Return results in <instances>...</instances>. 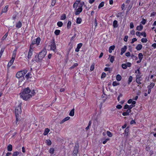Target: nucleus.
<instances>
[{"instance_id": "7", "label": "nucleus", "mask_w": 156, "mask_h": 156, "mask_svg": "<svg viewBox=\"0 0 156 156\" xmlns=\"http://www.w3.org/2000/svg\"><path fill=\"white\" fill-rule=\"evenodd\" d=\"M82 10L83 9L82 7H80L78 8L77 9L75 10V14L76 15H79L80 13L82 12Z\"/></svg>"}, {"instance_id": "25", "label": "nucleus", "mask_w": 156, "mask_h": 156, "mask_svg": "<svg viewBox=\"0 0 156 156\" xmlns=\"http://www.w3.org/2000/svg\"><path fill=\"white\" fill-rule=\"evenodd\" d=\"M50 131V130L46 128L45 129V131H44L43 134L44 135H47Z\"/></svg>"}, {"instance_id": "16", "label": "nucleus", "mask_w": 156, "mask_h": 156, "mask_svg": "<svg viewBox=\"0 0 156 156\" xmlns=\"http://www.w3.org/2000/svg\"><path fill=\"white\" fill-rule=\"evenodd\" d=\"M113 26L114 28H116L118 27V22L116 20H115L113 22Z\"/></svg>"}, {"instance_id": "1", "label": "nucleus", "mask_w": 156, "mask_h": 156, "mask_svg": "<svg viewBox=\"0 0 156 156\" xmlns=\"http://www.w3.org/2000/svg\"><path fill=\"white\" fill-rule=\"evenodd\" d=\"M31 90L28 87L25 88L23 91L20 93L21 98L25 100H27L32 97V95L29 94Z\"/></svg>"}, {"instance_id": "13", "label": "nucleus", "mask_w": 156, "mask_h": 156, "mask_svg": "<svg viewBox=\"0 0 156 156\" xmlns=\"http://www.w3.org/2000/svg\"><path fill=\"white\" fill-rule=\"evenodd\" d=\"M32 77L31 73H29L26 75L25 76V78L27 80L30 78H31Z\"/></svg>"}, {"instance_id": "45", "label": "nucleus", "mask_w": 156, "mask_h": 156, "mask_svg": "<svg viewBox=\"0 0 156 156\" xmlns=\"http://www.w3.org/2000/svg\"><path fill=\"white\" fill-rule=\"evenodd\" d=\"M19 154V152L18 151H16L13 153L12 156H17Z\"/></svg>"}, {"instance_id": "30", "label": "nucleus", "mask_w": 156, "mask_h": 156, "mask_svg": "<svg viewBox=\"0 0 156 156\" xmlns=\"http://www.w3.org/2000/svg\"><path fill=\"white\" fill-rule=\"evenodd\" d=\"M71 25V22L70 21H69L67 25V27L68 29L70 28Z\"/></svg>"}, {"instance_id": "34", "label": "nucleus", "mask_w": 156, "mask_h": 156, "mask_svg": "<svg viewBox=\"0 0 156 156\" xmlns=\"http://www.w3.org/2000/svg\"><path fill=\"white\" fill-rule=\"evenodd\" d=\"M127 49V47L126 46H124L123 48H122L121 51L123 52H125Z\"/></svg>"}, {"instance_id": "19", "label": "nucleus", "mask_w": 156, "mask_h": 156, "mask_svg": "<svg viewBox=\"0 0 156 156\" xmlns=\"http://www.w3.org/2000/svg\"><path fill=\"white\" fill-rule=\"evenodd\" d=\"M8 8V6L6 5L4 8L2 9V13L6 12L7 11Z\"/></svg>"}, {"instance_id": "38", "label": "nucleus", "mask_w": 156, "mask_h": 156, "mask_svg": "<svg viewBox=\"0 0 156 156\" xmlns=\"http://www.w3.org/2000/svg\"><path fill=\"white\" fill-rule=\"evenodd\" d=\"M119 85V83H118L116 81H115L113 82L112 83V85L113 86H115Z\"/></svg>"}, {"instance_id": "53", "label": "nucleus", "mask_w": 156, "mask_h": 156, "mask_svg": "<svg viewBox=\"0 0 156 156\" xmlns=\"http://www.w3.org/2000/svg\"><path fill=\"white\" fill-rule=\"evenodd\" d=\"M140 35L142 36H143L144 37H146V34L145 32H143L140 33Z\"/></svg>"}, {"instance_id": "28", "label": "nucleus", "mask_w": 156, "mask_h": 156, "mask_svg": "<svg viewBox=\"0 0 156 156\" xmlns=\"http://www.w3.org/2000/svg\"><path fill=\"white\" fill-rule=\"evenodd\" d=\"M116 79L117 81H119L121 80L122 77L120 75L118 74L116 76Z\"/></svg>"}, {"instance_id": "31", "label": "nucleus", "mask_w": 156, "mask_h": 156, "mask_svg": "<svg viewBox=\"0 0 156 156\" xmlns=\"http://www.w3.org/2000/svg\"><path fill=\"white\" fill-rule=\"evenodd\" d=\"M133 77L132 76H130L129 77V80L128 82V83L129 84L133 80Z\"/></svg>"}, {"instance_id": "22", "label": "nucleus", "mask_w": 156, "mask_h": 156, "mask_svg": "<svg viewBox=\"0 0 156 156\" xmlns=\"http://www.w3.org/2000/svg\"><path fill=\"white\" fill-rule=\"evenodd\" d=\"M46 142L47 143V144L48 146H50L52 144L51 140L49 139L46 140Z\"/></svg>"}, {"instance_id": "35", "label": "nucleus", "mask_w": 156, "mask_h": 156, "mask_svg": "<svg viewBox=\"0 0 156 156\" xmlns=\"http://www.w3.org/2000/svg\"><path fill=\"white\" fill-rule=\"evenodd\" d=\"M60 32V30H56L54 32V33L55 34V35H58L59 34Z\"/></svg>"}, {"instance_id": "8", "label": "nucleus", "mask_w": 156, "mask_h": 156, "mask_svg": "<svg viewBox=\"0 0 156 156\" xmlns=\"http://www.w3.org/2000/svg\"><path fill=\"white\" fill-rule=\"evenodd\" d=\"M83 45L82 43H80L77 44V48L75 49V51L78 52L80 50V49L81 47Z\"/></svg>"}, {"instance_id": "29", "label": "nucleus", "mask_w": 156, "mask_h": 156, "mask_svg": "<svg viewBox=\"0 0 156 156\" xmlns=\"http://www.w3.org/2000/svg\"><path fill=\"white\" fill-rule=\"evenodd\" d=\"M78 66V64L77 63H75L74 65L71 66L69 69H74L75 67L77 66Z\"/></svg>"}, {"instance_id": "18", "label": "nucleus", "mask_w": 156, "mask_h": 156, "mask_svg": "<svg viewBox=\"0 0 156 156\" xmlns=\"http://www.w3.org/2000/svg\"><path fill=\"white\" fill-rule=\"evenodd\" d=\"M142 48V45L141 44H138L136 47V49L137 50H140Z\"/></svg>"}, {"instance_id": "33", "label": "nucleus", "mask_w": 156, "mask_h": 156, "mask_svg": "<svg viewBox=\"0 0 156 156\" xmlns=\"http://www.w3.org/2000/svg\"><path fill=\"white\" fill-rule=\"evenodd\" d=\"M143 57V55L142 53H140L138 54V57L140 60H142Z\"/></svg>"}, {"instance_id": "15", "label": "nucleus", "mask_w": 156, "mask_h": 156, "mask_svg": "<svg viewBox=\"0 0 156 156\" xmlns=\"http://www.w3.org/2000/svg\"><path fill=\"white\" fill-rule=\"evenodd\" d=\"M32 51H31L30 50H29V52H28V54L27 56V58L28 59H30L31 58V56L32 55Z\"/></svg>"}, {"instance_id": "24", "label": "nucleus", "mask_w": 156, "mask_h": 156, "mask_svg": "<svg viewBox=\"0 0 156 156\" xmlns=\"http://www.w3.org/2000/svg\"><path fill=\"white\" fill-rule=\"evenodd\" d=\"M82 21V20L81 18L80 17H78L76 19V23H77L80 24L81 23Z\"/></svg>"}, {"instance_id": "3", "label": "nucleus", "mask_w": 156, "mask_h": 156, "mask_svg": "<svg viewBox=\"0 0 156 156\" xmlns=\"http://www.w3.org/2000/svg\"><path fill=\"white\" fill-rule=\"evenodd\" d=\"M47 54V51L45 48L43 49L38 54V57L41 61H42V59Z\"/></svg>"}, {"instance_id": "12", "label": "nucleus", "mask_w": 156, "mask_h": 156, "mask_svg": "<svg viewBox=\"0 0 156 156\" xmlns=\"http://www.w3.org/2000/svg\"><path fill=\"white\" fill-rule=\"evenodd\" d=\"M15 57H16V54L14 53L12 54V58L11 59L10 61L9 62H11L12 64H13V63L14 61Z\"/></svg>"}, {"instance_id": "42", "label": "nucleus", "mask_w": 156, "mask_h": 156, "mask_svg": "<svg viewBox=\"0 0 156 156\" xmlns=\"http://www.w3.org/2000/svg\"><path fill=\"white\" fill-rule=\"evenodd\" d=\"M8 32H7L2 37V40H4L7 37L8 35Z\"/></svg>"}, {"instance_id": "52", "label": "nucleus", "mask_w": 156, "mask_h": 156, "mask_svg": "<svg viewBox=\"0 0 156 156\" xmlns=\"http://www.w3.org/2000/svg\"><path fill=\"white\" fill-rule=\"evenodd\" d=\"M106 74L105 73H103L102 74L101 76V78H103L105 77L106 76Z\"/></svg>"}, {"instance_id": "62", "label": "nucleus", "mask_w": 156, "mask_h": 156, "mask_svg": "<svg viewBox=\"0 0 156 156\" xmlns=\"http://www.w3.org/2000/svg\"><path fill=\"white\" fill-rule=\"evenodd\" d=\"M130 54L129 52H128L126 53V55L128 57H129L130 56Z\"/></svg>"}, {"instance_id": "64", "label": "nucleus", "mask_w": 156, "mask_h": 156, "mask_svg": "<svg viewBox=\"0 0 156 156\" xmlns=\"http://www.w3.org/2000/svg\"><path fill=\"white\" fill-rule=\"evenodd\" d=\"M154 131H156V132H155V133H154V132H153V135H154V137H156V128H154Z\"/></svg>"}, {"instance_id": "46", "label": "nucleus", "mask_w": 156, "mask_h": 156, "mask_svg": "<svg viewBox=\"0 0 156 156\" xmlns=\"http://www.w3.org/2000/svg\"><path fill=\"white\" fill-rule=\"evenodd\" d=\"M141 41L143 43H146L147 41V40L146 38H142L141 40Z\"/></svg>"}, {"instance_id": "23", "label": "nucleus", "mask_w": 156, "mask_h": 156, "mask_svg": "<svg viewBox=\"0 0 156 156\" xmlns=\"http://www.w3.org/2000/svg\"><path fill=\"white\" fill-rule=\"evenodd\" d=\"M154 86V83H151L149 85L147 86L148 88L151 89Z\"/></svg>"}, {"instance_id": "5", "label": "nucleus", "mask_w": 156, "mask_h": 156, "mask_svg": "<svg viewBox=\"0 0 156 156\" xmlns=\"http://www.w3.org/2000/svg\"><path fill=\"white\" fill-rule=\"evenodd\" d=\"M51 41H52L51 42V44L50 45V50L53 51L54 52H55L56 46L55 39H53Z\"/></svg>"}, {"instance_id": "11", "label": "nucleus", "mask_w": 156, "mask_h": 156, "mask_svg": "<svg viewBox=\"0 0 156 156\" xmlns=\"http://www.w3.org/2000/svg\"><path fill=\"white\" fill-rule=\"evenodd\" d=\"M70 117H67L64 119L62 121H60L59 123L60 124H62L66 122V121H67L69 120L70 119Z\"/></svg>"}, {"instance_id": "56", "label": "nucleus", "mask_w": 156, "mask_h": 156, "mask_svg": "<svg viewBox=\"0 0 156 156\" xmlns=\"http://www.w3.org/2000/svg\"><path fill=\"white\" fill-rule=\"evenodd\" d=\"M104 71H110V68L109 67H106L104 69Z\"/></svg>"}, {"instance_id": "41", "label": "nucleus", "mask_w": 156, "mask_h": 156, "mask_svg": "<svg viewBox=\"0 0 156 156\" xmlns=\"http://www.w3.org/2000/svg\"><path fill=\"white\" fill-rule=\"evenodd\" d=\"M5 48H1L0 52V58H1L4 51Z\"/></svg>"}, {"instance_id": "57", "label": "nucleus", "mask_w": 156, "mask_h": 156, "mask_svg": "<svg viewBox=\"0 0 156 156\" xmlns=\"http://www.w3.org/2000/svg\"><path fill=\"white\" fill-rule=\"evenodd\" d=\"M137 40L136 38H133L132 39V41L131 43L132 44L134 42L136 41Z\"/></svg>"}, {"instance_id": "44", "label": "nucleus", "mask_w": 156, "mask_h": 156, "mask_svg": "<svg viewBox=\"0 0 156 156\" xmlns=\"http://www.w3.org/2000/svg\"><path fill=\"white\" fill-rule=\"evenodd\" d=\"M115 57L114 56H111L110 58V61L112 63H113Z\"/></svg>"}, {"instance_id": "48", "label": "nucleus", "mask_w": 156, "mask_h": 156, "mask_svg": "<svg viewBox=\"0 0 156 156\" xmlns=\"http://www.w3.org/2000/svg\"><path fill=\"white\" fill-rule=\"evenodd\" d=\"M30 92L31 93V94L32 95V96H34L36 94L35 90H33L31 91Z\"/></svg>"}, {"instance_id": "20", "label": "nucleus", "mask_w": 156, "mask_h": 156, "mask_svg": "<svg viewBox=\"0 0 156 156\" xmlns=\"http://www.w3.org/2000/svg\"><path fill=\"white\" fill-rule=\"evenodd\" d=\"M74 108L69 113V115L70 116H74Z\"/></svg>"}, {"instance_id": "37", "label": "nucleus", "mask_w": 156, "mask_h": 156, "mask_svg": "<svg viewBox=\"0 0 156 156\" xmlns=\"http://www.w3.org/2000/svg\"><path fill=\"white\" fill-rule=\"evenodd\" d=\"M66 18V16L65 14H63L61 17V20H64Z\"/></svg>"}, {"instance_id": "43", "label": "nucleus", "mask_w": 156, "mask_h": 156, "mask_svg": "<svg viewBox=\"0 0 156 156\" xmlns=\"http://www.w3.org/2000/svg\"><path fill=\"white\" fill-rule=\"evenodd\" d=\"M122 67L124 69H126L127 68V66L126 64H122Z\"/></svg>"}, {"instance_id": "32", "label": "nucleus", "mask_w": 156, "mask_h": 156, "mask_svg": "<svg viewBox=\"0 0 156 156\" xmlns=\"http://www.w3.org/2000/svg\"><path fill=\"white\" fill-rule=\"evenodd\" d=\"M63 25V23L61 21H58L57 23V25L58 27H62Z\"/></svg>"}, {"instance_id": "14", "label": "nucleus", "mask_w": 156, "mask_h": 156, "mask_svg": "<svg viewBox=\"0 0 156 156\" xmlns=\"http://www.w3.org/2000/svg\"><path fill=\"white\" fill-rule=\"evenodd\" d=\"M143 29V26L142 25L140 24L139 26H138L136 27V30L140 31L142 30Z\"/></svg>"}, {"instance_id": "61", "label": "nucleus", "mask_w": 156, "mask_h": 156, "mask_svg": "<svg viewBox=\"0 0 156 156\" xmlns=\"http://www.w3.org/2000/svg\"><path fill=\"white\" fill-rule=\"evenodd\" d=\"M150 150V147L149 146H147L146 147V150L147 151H148Z\"/></svg>"}, {"instance_id": "10", "label": "nucleus", "mask_w": 156, "mask_h": 156, "mask_svg": "<svg viewBox=\"0 0 156 156\" xmlns=\"http://www.w3.org/2000/svg\"><path fill=\"white\" fill-rule=\"evenodd\" d=\"M22 23L20 21H19L18 22L16 23V27L19 29L21 28L22 26Z\"/></svg>"}, {"instance_id": "51", "label": "nucleus", "mask_w": 156, "mask_h": 156, "mask_svg": "<svg viewBox=\"0 0 156 156\" xmlns=\"http://www.w3.org/2000/svg\"><path fill=\"white\" fill-rule=\"evenodd\" d=\"M141 81V79H136V82L138 84H141V83L140 82V81Z\"/></svg>"}, {"instance_id": "9", "label": "nucleus", "mask_w": 156, "mask_h": 156, "mask_svg": "<svg viewBox=\"0 0 156 156\" xmlns=\"http://www.w3.org/2000/svg\"><path fill=\"white\" fill-rule=\"evenodd\" d=\"M34 61H35L36 62H41V61L38 55H36L34 58H33Z\"/></svg>"}, {"instance_id": "49", "label": "nucleus", "mask_w": 156, "mask_h": 156, "mask_svg": "<svg viewBox=\"0 0 156 156\" xmlns=\"http://www.w3.org/2000/svg\"><path fill=\"white\" fill-rule=\"evenodd\" d=\"M122 115L123 116H126L129 115V114L127 112H123L122 113Z\"/></svg>"}, {"instance_id": "39", "label": "nucleus", "mask_w": 156, "mask_h": 156, "mask_svg": "<svg viewBox=\"0 0 156 156\" xmlns=\"http://www.w3.org/2000/svg\"><path fill=\"white\" fill-rule=\"evenodd\" d=\"M107 135L110 137H112V133L108 131H107Z\"/></svg>"}, {"instance_id": "6", "label": "nucleus", "mask_w": 156, "mask_h": 156, "mask_svg": "<svg viewBox=\"0 0 156 156\" xmlns=\"http://www.w3.org/2000/svg\"><path fill=\"white\" fill-rule=\"evenodd\" d=\"M41 39L40 37H37L36 39L32 41L31 44H36L37 46H38L40 43Z\"/></svg>"}, {"instance_id": "26", "label": "nucleus", "mask_w": 156, "mask_h": 156, "mask_svg": "<svg viewBox=\"0 0 156 156\" xmlns=\"http://www.w3.org/2000/svg\"><path fill=\"white\" fill-rule=\"evenodd\" d=\"M7 150L8 151H11L12 150V146L9 144L7 147Z\"/></svg>"}, {"instance_id": "58", "label": "nucleus", "mask_w": 156, "mask_h": 156, "mask_svg": "<svg viewBox=\"0 0 156 156\" xmlns=\"http://www.w3.org/2000/svg\"><path fill=\"white\" fill-rule=\"evenodd\" d=\"M79 3H78V2H77L76 1V2L74 3V4H73V7L74 8L75 7V5H76V8L78 6V4Z\"/></svg>"}, {"instance_id": "59", "label": "nucleus", "mask_w": 156, "mask_h": 156, "mask_svg": "<svg viewBox=\"0 0 156 156\" xmlns=\"http://www.w3.org/2000/svg\"><path fill=\"white\" fill-rule=\"evenodd\" d=\"M116 107L118 109H120L122 108V106L120 105H118L116 106Z\"/></svg>"}, {"instance_id": "63", "label": "nucleus", "mask_w": 156, "mask_h": 156, "mask_svg": "<svg viewBox=\"0 0 156 156\" xmlns=\"http://www.w3.org/2000/svg\"><path fill=\"white\" fill-rule=\"evenodd\" d=\"M80 6H79L80 7H82L83 5L84 4V2H80Z\"/></svg>"}, {"instance_id": "47", "label": "nucleus", "mask_w": 156, "mask_h": 156, "mask_svg": "<svg viewBox=\"0 0 156 156\" xmlns=\"http://www.w3.org/2000/svg\"><path fill=\"white\" fill-rule=\"evenodd\" d=\"M94 64L93 63L91 66L90 68V70L91 71H92L94 70Z\"/></svg>"}, {"instance_id": "40", "label": "nucleus", "mask_w": 156, "mask_h": 156, "mask_svg": "<svg viewBox=\"0 0 156 156\" xmlns=\"http://www.w3.org/2000/svg\"><path fill=\"white\" fill-rule=\"evenodd\" d=\"M56 0H52L51 3V6H53L55 5Z\"/></svg>"}, {"instance_id": "54", "label": "nucleus", "mask_w": 156, "mask_h": 156, "mask_svg": "<svg viewBox=\"0 0 156 156\" xmlns=\"http://www.w3.org/2000/svg\"><path fill=\"white\" fill-rule=\"evenodd\" d=\"M33 44H32L31 43V44L30 45V49L29 50H30L31 51H33Z\"/></svg>"}, {"instance_id": "36", "label": "nucleus", "mask_w": 156, "mask_h": 156, "mask_svg": "<svg viewBox=\"0 0 156 156\" xmlns=\"http://www.w3.org/2000/svg\"><path fill=\"white\" fill-rule=\"evenodd\" d=\"M104 5V2H101L99 4V5L98 6V8L100 9L101 8L103 7Z\"/></svg>"}, {"instance_id": "21", "label": "nucleus", "mask_w": 156, "mask_h": 156, "mask_svg": "<svg viewBox=\"0 0 156 156\" xmlns=\"http://www.w3.org/2000/svg\"><path fill=\"white\" fill-rule=\"evenodd\" d=\"M49 152L51 154H53L55 151L54 148H51L49 150Z\"/></svg>"}, {"instance_id": "27", "label": "nucleus", "mask_w": 156, "mask_h": 156, "mask_svg": "<svg viewBox=\"0 0 156 156\" xmlns=\"http://www.w3.org/2000/svg\"><path fill=\"white\" fill-rule=\"evenodd\" d=\"M129 131V127H127L125 129V134H127V135H126V136H127L128 135V132Z\"/></svg>"}, {"instance_id": "55", "label": "nucleus", "mask_w": 156, "mask_h": 156, "mask_svg": "<svg viewBox=\"0 0 156 156\" xmlns=\"http://www.w3.org/2000/svg\"><path fill=\"white\" fill-rule=\"evenodd\" d=\"M129 107V105L127 104L126 105H125L123 107V109H128Z\"/></svg>"}, {"instance_id": "2", "label": "nucleus", "mask_w": 156, "mask_h": 156, "mask_svg": "<svg viewBox=\"0 0 156 156\" xmlns=\"http://www.w3.org/2000/svg\"><path fill=\"white\" fill-rule=\"evenodd\" d=\"M21 105V103H20L15 109V112L16 117V121H18L19 115L22 112Z\"/></svg>"}, {"instance_id": "17", "label": "nucleus", "mask_w": 156, "mask_h": 156, "mask_svg": "<svg viewBox=\"0 0 156 156\" xmlns=\"http://www.w3.org/2000/svg\"><path fill=\"white\" fill-rule=\"evenodd\" d=\"M115 47L114 45H112L110 46L109 48V52L111 53L112 52V51L114 49Z\"/></svg>"}, {"instance_id": "50", "label": "nucleus", "mask_w": 156, "mask_h": 156, "mask_svg": "<svg viewBox=\"0 0 156 156\" xmlns=\"http://www.w3.org/2000/svg\"><path fill=\"white\" fill-rule=\"evenodd\" d=\"M146 21V20L145 19L143 18L142 19V20L141 21V23L142 24L144 25L145 24Z\"/></svg>"}, {"instance_id": "4", "label": "nucleus", "mask_w": 156, "mask_h": 156, "mask_svg": "<svg viewBox=\"0 0 156 156\" xmlns=\"http://www.w3.org/2000/svg\"><path fill=\"white\" fill-rule=\"evenodd\" d=\"M27 69H24L23 70L18 72L16 74V76L18 78H20V77L23 76L25 75L27 73Z\"/></svg>"}, {"instance_id": "60", "label": "nucleus", "mask_w": 156, "mask_h": 156, "mask_svg": "<svg viewBox=\"0 0 156 156\" xmlns=\"http://www.w3.org/2000/svg\"><path fill=\"white\" fill-rule=\"evenodd\" d=\"M130 28H133L134 27L133 23V22L130 23Z\"/></svg>"}]
</instances>
